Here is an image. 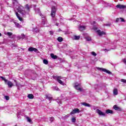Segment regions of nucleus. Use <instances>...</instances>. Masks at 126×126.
Segmentation results:
<instances>
[{"label":"nucleus","mask_w":126,"mask_h":126,"mask_svg":"<svg viewBox=\"0 0 126 126\" xmlns=\"http://www.w3.org/2000/svg\"><path fill=\"white\" fill-rule=\"evenodd\" d=\"M91 55H92L93 56H94V57H96L97 56V54H96V53H95V52H92L91 53Z\"/></svg>","instance_id":"nucleus-35"},{"label":"nucleus","mask_w":126,"mask_h":126,"mask_svg":"<svg viewBox=\"0 0 126 126\" xmlns=\"http://www.w3.org/2000/svg\"><path fill=\"white\" fill-rule=\"evenodd\" d=\"M120 21L121 22H125V19L124 18H120Z\"/></svg>","instance_id":"nucleus-41"},{"label":"nucleus","mask_w":126,"mask_h":126,"mask_svg":"<svg viewBox=\"0 0 126 126\" xmlns=\"http://www.w3.org/2000/svg\"><path fill=\"white\" fill-rule=\"evenodd\" d=\"M97 86H98V85H95V86H94V87L96 88V87H97Z\"/></svg>","instance_id":"nucleus-53"},{"label":"nucleus","mask_w":126,"mask_h":126,"mask_svg":"<svg viewBox=\"0 0 126 126\" xmlns=\"http://www.w3.org/2000/svg\"><path fill=\"white\" fill-rule=\"evenodd\" d=\"M86 28V27L85 26H80L79 27V30H80V31H83L85 30Z\"/></svg>","instance_id":"nucleus-19"},{"label":"nucleus","mask_w":126,"mask_h":126,"mask_svg":"<svg viewBox=\"0 0 126 126\" xmlns=\"http://www.w3.org/2000/svg\"><path fill=\"white\" fill-rule=\"evenodd\" d=\"M14 82H16V80H14Z\"/></svg>","instance_id":"nucleus-56"},{"label":"nucleus","mask_w":126,"mask_h":126,"mask_svg":"<svg viewBox=\"0 0 126 126\" xmlns=\"http://www.w3.org/2000/svg\"><path fill=\"white\" fill-rule=\"evenodd\" d=\"M121 82H123V83H126V80L124 79H122L121 80Z\"/></svg>","instance_id":"nucleus-40"},{"label":"nucleus","mask_w":126,"mask_h":126,"mask_svg":"<svg viewBox=\"0 0 126 126\" xmlns=\"http://www.w3.org/2000/svg\"><path fill=\"white\" fill-rule=\"evenodd\" d=\"M80 86V84L75 85L74 86V88L76 89V90H79V91H82V89L81 88L79 87Z\"/></svg>","instance_id":"nucleus-11"},{"label":"nucleus","mask_w":126,"mask_h":126,"mask_svg":"<svg viewBox=\"0 0 126 126\" xmlns=\"http://www.w3.org/2000/svg\"><path fill=\"white\" fill-rule=\"evenodd\" d=\"M16 15L20 21H21V22L23 21V19L20 17V15H19V14H18V12H16Z\"/></svg>","instance_id":"nucleus-13"},{"label":"nucleus","mask_w":126,"mask_h":126,"mask_svg":"<svg viewBox=\"0 0 126 126\" xmlns=\"http://www.w3.org/2000/svg\"><path fill=\"white\" fill-rule=\"evenodd\" d=\"M116 7L120 8V9H125V8H126V6L125 5L118 4L116 5Z\"/></svg>","instance_id":"nucleus-7"},{"label":"nucleus","mask_w":126,"mask_h":126,"mask_svg":"<svg viewBox=\"0 0 126 126\" xmlns=\"http://www.w3.org/2000/svg\"><path fill=\"white\" fill-rule=\"evenodd\" d=\"M35 12L39 13L40 12V8H37L36 10H35Z\"/></svg>","instance_id":"nucleus-42"},{"label":"nucleus","mask_w":126,"mask_h":126,"mask_svg":"<svg viewBox=\"0 0 126 126\" xmlns=\"http://www.w3.org/2000/svg\"><path fill=\"white\" fill-rule=\"evenodd\" d=\"M113 94L114 95H117L118 94V89H114L113 90Z\"/></svg>","instance_id":"nucleus-25"},{"label":"nucleus","mask_w":126,"mask_h":126,"mask_svg":"<svg viewBox=\"0 0 126 126\" xmlns=\"http://www.w3.org/2000/svg\"><path fill=\"white\" fill-rule=\"evenodd\" d=\"M80 39V36L74 35L73 37V40H79Z\"/></svg>","instance_id":"nucleus-21"},{"label":"nucleus","mask_w":126,"mask_h":126,"mask_svg":"<svg viewBox=\"0 0 126 126\" xmlns=\"http://www.w3.org/2000/svg\"><path fill=\"white\" fill-rule=\"evenodd\" d=\"M56 12H57V7H56L55 6H53L51 7V16L52 17H56Z\"/></svg>","instance_id":"nucleus-2"},{"label":"nucleus","mask_w":126,"mask_h":126,"mask_svg":"<svg viewBox=\"0 0 126 126\" xmlns=\"http://www.w3.org/2000/svg\"><path fill=\"white\" fill-rule=\"evenodd\" d=\"M57 20H58L57 19V18H56L55 17H52L51 22L54 23V24H55L56 22H57Z\"/></svg>","instance_id":"nucleus-16"},{"label":"nucleus","mask_w":126,"mask_h":126,"mask_svg":"<svg viewBox=\"0 0 126 126\" xmlns=\"http://www.w3.org/2000/svg\"><path fill=\"white\" fill-rule=\"evenodd\" d=\"M21 38L22 39H27V37H26V35H24V34H23L21 35Z\"/></svg>","instance_id":"nucleus-32"},{"label":"nucleus","mask_w":126,"mask_h":126,"mask_svg":"<svg viewBox=\"0 0 126 126\" xmlns=\"http://www.w3.org/2000/svg\"><path fill=\"white\" fill-rule=\"evenodd\" d=\"M15 2H17V0H13V3H14Z\"/></svg>","instance_id":"nucleus-49"},{"label":"nucleus","mask_w":126,"mask_h":126,"mask_svg":"<svg viewBox=\"0 0 126 126\" xmlns=\"http://www.w3.org/2000/svg\"><path fill=\"white\" fill-rule=\"evenodd\" d=\"M14 23L16 27H17V28H22V26L21 25H20V24H19V23H18L16 22H15Z\"/></svg>","instance_id":"nucleus-18"},{"label":"nucleus","mask_w":126,"mask_h":126,"mask_svg":"<svg viewBox=\"0 0 126 126\" xmlns=\"http://www.w3.org/2000/svg\"><path fill=\"white\" fill-rule=\"evenodd\" d=\"M43 63H44V64H48L49 63V62L48 61V60L46 59H44Z\"/></svg>","instance_id":"nucleus-31"},{"label":"nucleus","mask_w":126,"mask_h":126,"mask_svg":"<svg viewBox=\"0 0 126 126\" xmlns=\"http://www.w3.org/2000/svg\"><path fill=\"white\" fill-rule=\"evenodd\" d=\"M54 79L57 80L58 82L61 84V85H63L64 83L61 79H62V76H54Z\"/></svg>","instance_id":"nucleus-3"},{"label":"nucleus","mask_w":126,"mask_h":126,"mask_svg":"<svg viewBox=\"0 0 126 126\" xmlns=\"http://www.w3.org/2000/svg\"><path fill=\"white\" fill-rule=\"evenodd\" d=\"M40 16H41L42 19V24L45 25L47 23V20L46 19V16H44L43 15L40 14Z\"/></svg>","instance_id":"nucleus-8"},{"label":"nucleus","mask_w":126,"mask_h":126,"mask_svg":"<svg viewBox=\"0 0 126 126\" xmlns=\"http://www.w3.org/2000/svg\"><path fill=\"white\" fill-rule=\"evenodd\" d=\"M106 114H114V112L110 109H107L106 110Z\"/></svg>","instance_id":"nucleus-23"},{"label":"nucleus","mask_w":126,"mask_h":126,"mask_svg":"<svg viewBox=\"0 0 126 126\" xmlns=\"http://www.w3.org/2000/svg\"><path fill=\"white\" fill-rule=\"evenodd\" d=\"M98 70H101L102 71H103L104 72H106V73H108V74H112V72L110 71L109 70H107L105 68H97Z\"/></svg>","instance_id":"nucleus-4"},{"label":"nucleus","mask_w":126,"mask_h":126,"mask_svg":"<svg viewBox=\"0 0 126 126\" xmlns=\"http://www.w3.org/2000/svg\"><path fill=\"white\" fill-rule=\"evenodd\" d=\"M29 99H34V95L32 94H29L28 95Z\"/></svg>","instance_id":"nucleus-27"},{"label":"nucleus","mask_w":126,"mask_h":126,"mask_svg":"<svg viewBox=\"0 0 126 126\" xmlns=\"http://www.w3.org/2000/svg\"><path fill=\"white\" fill-rule=\"evenodd\" d=\"M7 85H8L9 88H11L12 87V86H13V84L12 83V82H11L10 81H8L7 82Z\"/></svg>","instance_id":"nucleus-20"},{"label":"nucleus","mask_w":126,"mask_h":126,"mask_svg":"<svg viewBox=\"0 0 126 126\" xmlns=\"http://www.w3.org/2000/svg\"><path fill=\"white\" fill-rule=\"evenodd\" d=\"M116 21V22H119V21H120V18H117Z\"/></svg>","instance_id":"nucleus-46"},{"label":"nucleus","mask_w":126,"mask_h":126,"mask_svg":"<svg viewBox=\"0 0 126 126\" xmlns=\"http://www.w3.org/2000/svg\"><path fill=\"white\" fill-rule=\"evenodd\" d=\"M93 29H94V30H97V28L96 27H94Z\"/></svg>","instance_id":"nucleus-48"},{"label":"nucleus","mask_w":126,"mask_h":126,"mask_svg":"<svg viewBox=\"0 0 126 126\" xmlns=\"http://www.w3.org/2000/svg\"><path fill=\"white\" fill-rule=\"evenodd\" d=\"M20 117V114L19 113H18V115H17V118H19Z\"/></svg>","instance_id":"nucleus-47"},{"label":"nucleus","mask_w":126,"mask_h":126,"mask_svg":"<svg viewBox=\"0 0 126 126\" xmlns=\"http://www.w3.org/2000/svg\"><path fill=\"white\" fill-rule=\"evenodd\" d=\"M56 100L58 104H62V100H61V99L58 98L57 99H56Z\"/></svg>","instance_id":"nucleus-33"},{"label":"nucleus","mask_w":126,"mask_h":126,"mask_svg":"<svg viewBox=\"0 0 126 126\" xmlns=\"http://www.w3.org/2000/svg\"><path fill=\"white\" fill-rule=\"evenodd\" d=\"M80 110L78 108H75L70 113V115H74V114H79Z\"/></svg>","instance_id":"nucleus-5"},{"label":"nucleus","mask_w":126,"mask_h":126,"mask_svg":"<svg viewBox=\"0 0 126 126\" xmlns=\"http://www.w3.org/2000/svg\"><path fill=\"white\" fill-rule=\"evenodd\" d=\"M113 108L114 109V110H115L116 111H122V109H121V107L118 106V105H115L113 106Z\"/></svg>","instance_id":"nucleus-12"},{"label":"nucleus","mask_w":126,"mask_h":126,"mask_svg":"<svg viewBox=\"0 0 126 126\" xmlns=\"http://www.w3.org/2000/svg\"><path fill=\"white\" fill-rule=\"evenodd\" d=\"M49 33H50V35H53L54 34V32H53V31H50Z\"/></svg>","instance_id":"nucleus-44"},{"label":"nucleus","mask_w":126,"mask_h":126,"mask_svg":"<svg viewBox=\"0 0 126 126\" xmlns=\"http://www.w3.org/2000/svg\"><path fill=\"white\" fill-rule=\"evenodd\" d=\"M0 78H1L2 79V80H3L5 82V84H6V83H7V79H5V78L0 76Z\"/></svg>","instance_id":"nucleus-24"},{"label":"nucleus","mask_w":126,"mask_h":126,"mask_svg":"<svg viewBox=\"0 0 126 126\" xmlns=\"http://www.w3.org/2000/svg\"><path fill=\"white\" fill-rule=\"evenodd\" d=\"M28 51L29 52H35L36 53L38 51V49L34 47H30V48H29Z\"/></svg>","instance_id":"nucleus-9"},{"label":"nucleus","mask_w":126,"mask_h":126,"mask_svg":"<svg viewBox=\"0 0 126 126\" xmlns=\"http://www.w3.org/2000/svg\"><path fill=\"white\" fill-rule=\"evenodd\" d=\"M18 89H19V88H18Z\"/></svg>","instance_id":"nucleus-58"},{"label":"nucleus","mask_w":126,"mask_h":126,"mask_svg":"<svg viewBox=\"0 0 126 126\" xmlns=\"http://www.w3.org/2000/svg\"><path fill=\"white\" fill-rule=\"evenodd\" d=\"M86 40L87 41H91V37H89V36H88L86 37Z\"/></svg>","instance_id":"nucleus-38"},{"label":"nucleus","mask_w":126,"mask_h":126,"mask_svg":"<svg viewBox=\"0 0 126 126\" xmlns=\"http://www.w3.org/2000/svg\"><path fill=\"white\" fill-rule=\"evenodd\" d=\"M81 104L83 105V106H85V107H91V105H90V104L87 103L86 102H82Z\"/></svg>","instance_id":"nucleus-14"},{"label":"nucleus","mask_w":126,"mask_h":126,"mask_svg":"<svg viewBox=\"0 0 126 126\" xmlns=\"http://www.w3.org/2000/svg\"><path fill=\"white\" fill-rule=\"evenodd\" d=\"M25 7L27 9V11H25L24 7L21 5L19 6L17 8L18 12L20 13L23 17H26L27 15H29L30 12V7L28 4H27Z\"/></svg>","instance_id":"nucleus-1"},{"label":"nucleus","mask_w":126,"mask_h":126,"mask_svg":"<svg viewBox=\"0 0 126 126\" xmlns=\"http://www.w3.org/2000/svg\"><path fill=\"white\" fill-rule=\"evenodd\" d=\"M34 7H36V5H33Z\"/></svg>","instance_id":"nucleus-55"},{"label":"nucleus","mask_w":126,"mask_h":126,"mask_svg":"<svg viewBox=\"0 0 126 126\" xmlns=\"http://www.w3.org/2000/svg\"><path fill=\"white\" fill-rule=\"evenodd\" d=\"M46 99H48L49 101H52V100H53V97L51 96V94H46Z\"/></svg>","instance_id":"nucleus-15"},{"label":"nucleus","mask_w":126,"mask_h":126,"mask_svg":"<svg viewBox=\"0 0 126 126\" xmlns=\"http://www.w3.org/2000/svg\"><path fill=\"white\" fill-rule=\"evenodd\" d=\"M0 37H1V33L0 32Z\"/></svg>","instance_id":"nucleus-54"},{"label":"nucleus","mask_w":126,"mask_h":126,"mask_svg":"<svg viewBox=\"0 0 126 126\" xmlns=\"http://www.w3.org/2000/svg\"><path fill=\"white\" fill-rule=\"evenodd\" d=\"M57 40L59 42H63V39L62 37H59Z\"/></svg>","instance_id":"nucleus-30"},{"label":"nucleus","mask_w":126,"mask_h":126,"mask_svg":"<svg viewBox=\"0 0 126 126\" xmlns=\"http://www.w3.org/2000/svg\"><path fill=\"white\" fill-rule=\"evenodd\" d=\"M96 32L97 33L98 35L99 36H102V35H105L106 33L104 32L103 31L101 32V30H98L96 31Z\"/></svg>","instance_id":"nucleus-10"},{"label":"nucleus","mask_w":126,"mask_h":126,"mask_svg":"<svg viewBox=\"0 0 126 126\" xmlns=\"http://www.w3.org/2000/svg\"><path fill=\"white\" fill-rule=\"evenodd\" d=\"M94 23H95V22H94Z\"/></svg>","instance_id":"nucleus-57"},{"label":"nucleus","mask_w":126,"mask_h":126,"mask_svg":"<svg viewBox=\"0 0 126 126\" xmlns=\"http://www.w3.org/2000/svg\"><path fill=\"white\" fill-rule=\"evenodd\" d=\"M96 113L99 115V116H103V117H105V116H106V114H105L104 113L99 109H96Z\"/></svg>","instance_id":"nucleus-6"},{"label":"nucleus","mask_w":126,"mask_h":126,"mask_svg":"<svg viewBox=\"0 0 126 126\" xmlns=\"http://www.w3.org/2000/svg\"><path fill=\"white\" fill-rule=\"evenodd\" d=\"M74 7L76 9H78L79 8V7L77 6V5H75Z\"/></svg>","instance_id":"nucleus-45"},{"label":"nucleus","mask_w":126,"mask_h":126,"mask_svg":"<svg viewBox=\"0 0 126 126\" xmlns=\"http://www.w3.org/2000/svg\"><path fill=\"white\" fill-rule=\"evenodd\" d=\"M4 98H5V100H9V96H7V95H5L4 96Z\"/></svg>","instance_id":"nucleus-39"},{"label":"nucleus","mask_w":126,"mask_h":126,"mask_svg":"<svg viewBox=\"0 0 126 126\" xmlns=\"http://www.w3.org/2000/svg\"><path fill=\"white\" fill-rule=\"evenodd\" d=\"M26 119L27 122H28V123H30V124H32L33 122H32V120H31V119H30L29 117H26Z\"/></svg>","instance_id":"nucleus-26"},{"label":"nucleus","mask_w":126,"mask_h":126,"mask_svg":"<svg viewBox=\"0 0 126 126\" xmlns=\"http://www.w3.org/2000/svg\"><path fill=\"white\" fill-rule=\"evenodd\" d=\"M32 31L35 33H38L39 32V29H38V28H36L35 29H33Z\"/></svg>","instance_id":"nucleus-28"},{"label":"nucleus","mask_w":126,"mask_h":126,"mask_svg":"<svg viewBox=\"0 0 126 126\" xmlns=\"http://www.w3.org/2000/svg\"><path fill=\"white\" fill-rule=\"evenodd\" d=\"M76 121V119H75V118H72L71 119L72 123H75Z\"/></svg>","instance_id":"nucleus-37"},{"label":"nucleus","mask_w":126,"mask_h":126,"mask_svg":"<svg viewBox=\"0 0 126 126\" xmlns=\"http://www.w3.org/2000/svg\"><path fill=\"white\" fill-rule=\"evenodd\" d=\"M93 109H94V110H96V107L95 106H94Z\"/></svg>","instance_id":"nucleus-51"},{"label":"nucleus","mask_w":126,"mask_h":126,"mask_svg":"<svg viewBox=\"0 0 126 126\" xmlns=\"http://www.w3.org/2000/svg\"><path fill=\"white\" fill-rule=\"evenodd\" d=\"M52 89L53 91H60V89L57 87H53L52 88Z\"/></svg>","instance_id":"nucleus-22"},{"label":"nucleus","mask_w":126,"mask_h":126,"mask_svg":"<svg viewBox=\"0 0 126 126\" xmlns=\"http://www.w3.org/2000/svg\"><path fill=\"white\" fill-rule=\"evenodd\" d=\"M55 25L56 26H59V23H56Z\"/></svg>","instance_id":"nucleus-50"},{"label":"nucleus","mask_w":126,"mask_h":126,"mask_svg":"<svg viewBox=\"0 0 126 126\" xmlns=\"http://www.w3.org/2000/svg\"><path fill=\"white\" fill-rule=\"evenodd\" d=\"M104 51H110V50H108V49H105Z\"/></svg>","instance_id":"nucleus-52"},{"label":"nucleus","mask_w":126,"mask_h":126,"mask_svg":"<svg viewBox=\"0 0 126 126\" xmlns=\"http://www.w3.org/2000/svg\"><path fill=\"white\" fill-rule=\"evenodd\" d=\"M69 117V114H67V115L65 116L64 117H63V120H66L67 118Z\"/></svg>","instance_id":"nucleus-36"},{"label":"nucleus","mask_w":126,"mask_h":126,"mask_svg":"<svg viewBox=\"0 0 126 126\" xmlns=\"http://www.w3.org/2000/svg\"><path fill=\"white\" fill-rule=\"evenodd\" d=\"M5 35H7V36H9V37H10V36H12V32H5Z\"/></svg>","instance_id":"nucleus-29"},{"label":"nucleus","mask_w":126,"mask_h":126,"mask_svg":"<svg viewBox=\"0 0 126 126\" xmlns=\"http://www.w3.org/2000/svg\"><path fill=\"white\" fill-rule=\"evenodd\" d=\"M50 56L52 59H53V60H57V59H58V56L57 55H55V54L53 53H51L50 54Z\"/></svg>","instance_id":"nucleus-17"},{"label":"nucleus","mask_w":126,"mask_h":126,"mask_svg":"<svg viewBox=\"0 0 126 126\" xmlns=\"http://www.w3.org/2000/svg\"><path fill=\"white\" fill-rule=\"evenodd\" d=\"M54 121H55V118H54L53 117L50 118V123H53Z\"/></svg>","instance_id":"nucleus-34"},{"label":"nucleus","mask_w":126,"mask_h":126,"mask_svg":"<svg viewBox=\"0 0 126 126\" xmlns=\"http://www.w3.org/2000/svg\"><path fill=\"white\" fill-rule=\"evenodd\" d=\"M105 26H111V25H112V24H111L110 23L109 24H105Z\"/></svg>","instance_id":"nucleus-43"}]
</instances>
